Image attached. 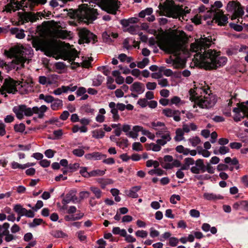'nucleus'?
Masks as SVG:
<instances>
[{"mask_svg": "<svg viewBox=\"0 0 248 248\" xmlns=\"http://www.w3.org/2000/svg\"><path fill=\"white\" fill-rule=\"evenodd\" d=\"M211 37H201L190 45V51L196 53L194 55L195 62L206 69H216L224 66L227 58L220 56V52L208 49L213 44Z\"/></svg>", "mask_w": 248, "mask_h": 248, "instance_id": "f257e3e1", "label": "nucleus"}, {"mask_svg": "<svg viewBox=\"0 0 248 248\" xmlns=\"http://www.w3.org/2000/svg\"><path fill=\"white\" fill-rule=\"evenodd\" d=\"M87 3H84L79 7L76 11L77 16L81 20L89 21L94 20L98 15L99 8L107 11L108 13L115 14L118 8V1L117 0H84Z\"/></svg>", "mask_w": 248, "mask_h": 248, "instance_id": "f03ea898", "label": "nucleus"}, {"mask_svg": "<svg viewBox=\"0 0 248 248\" xmlns=\"http://www.w3.org/2000/svg\"><path fill=\"white\" fill-rule=\"evenodd\" d=\"M210 91L206 86L202 85L195 87L189 90V98L193 102V108L195 109L194 111L201 112L197 109H209L213 107L217 102L216 96L211 93Z\"/></svg>", "mask_w": 248, "mask_h": 248, "instance_id": "7ed1b4c3", "label": "nucleus"}, {"mask_svg": "<svg viewBox=\"0 0 248 248\" xmlns=\"http://www.w3.org/2000/svg\"><path fill=\"white\" fill-rule=\"evenodd\" d=\"M5 55L9 58H14L13 61L7 63L6 70L7 72L13 69L17 70L23 67L26 61H29L33 55V50L30 46L17 45L11 48L9 51L5 50Z\"/></svg>", "mask_w": 248, "mask_h": 248, "instance_id": "20e7f679", "label": "nucleus"}, {"mask_svg": "<svg viewBox=\"0 0 248 248\" xmlns=\"http://www.w3.org/2000/svg\"><path fill=\"white\" fill-rule=\"evenodd\" d=\"M159 47L168 53L172 54L166 60L167 63L171 64L174 68L183 67L185 65L184 59L181 57L183 52L181 44L174 40H159L156 42Z\"/></svg>", "mask_w": 248, "mask_h": 248, "instance_id": "39448f33", "label": "nucleus"}, {"mask_svg": "<svg viewBox=\"0 0 248 248\" xmlns=\"http://www.w3.org/2000/svg\"><path fill=\"white\" fill-rule=\"evenodd\" d=\"M159 8L163 14L168 17L180 18L185 20L186 14L189 13V9L176 6L172 0H166L163 5H159Z\"/></svg>", "mask_w": 248, "mask_h": 248, "instance_id": "423d86ee", "label": "nucleus"}, {"mask_svg": "<svg viewBox=\"0 0 248 248\" xmlns=\"http://www.w3.org/2000/svg\"><path fill=\"white\" fill-rule=\"evenodd\" d=\"M222 7V2L220 1H216L214 5H212L211 9L204 16V19L210 18L213 17V19L217 23L218 25L223 26L228 22V17L224 15L222 10L219 8Z\"/></svg>", "mask_w": 248, "mask_h": 248, "instance_id": "0eeeda50", "label": "nucleus"}, {"mask_svg": "<svg viewBox=\"0 0 248 248\" xmlns=\"http://www.w3.org/2000/svg\"><path fill=\"white\" fill-rule=\"evenodd\" d=\"M17 92L20 94H27L34 91V82L30 77H24L20 81H17Z\"/></svg>", "mask_w": 248, "mask_h": 248, "instance_id": "6e6552de", "label": "nucleus"}, {"mask_svg": "<svg viewBox=\"0 0 248 248\" xmlns=\"http://www.w3.org/2000/svg\"><path fill=\"white\" fill-rule=\"evenodd\" d=\"M17 81L11 78H5L0 91L1 94L4 95L5 97L7 96L6 93L15 94L17 92Z\"/></svg>", "mask_w": 248, "mask_h": 248, "instance_id": "1a4fd4ad", "label": "nucleus"}, {"mask_svg": "<svg viewBox=\"0 0 248 248\" xmlns=\"http://www.w3.org/2000/svg\"><path fill=\"white\" fill-rule=\"evenodd\" d=\"M227 10L228 12L233 13L231 17L232 20L242 16L244 13V10L240 4L238 2L234 1H230L228 3Z\"/></svg>", "mask_w": 248, "mask_h": 248, "instance_id": "9d476101", "label": "nucleus"}, {"mask_svg": "<svg viewBox=\"0 0 248 248\" xmlns=\"http://www.w3.org/2000/svg\"><path fill=\"white\" fill-rule=\"evenodd\" d=\"M78 34L80 37V43H94L96 40V36L85 29H82L79 31Z\"/></svg>", "mask_w": 248, "mask_h": 248, "instance_id": "9b49d317", "label": "nucleus"}, {"mask_svg": "<svg viewBox=\"0 0 248 248\" xmlns=\"http://www.w3.org/2000/svg\"><path fill=\"white\" fill-rule=\"evenodd\" d=\"M108 107L110 109V113L112 114L113 121H118L120 118L118 110H124L125 109V105L120 103L116 104L114 102H111L109 103Z\"/></svg>", "mask_w": 248, "mask_h": 248, "instance_id": "f8f14e48", "label": "nucleus"}, {"mask_svg": "<svg viewBox=\"0 0 248 248\" xmlns=\"http://www.w3.org/2000/svg\"><path fill=\"white\" fill-rule=\"evenodd\" d=\"M234 113V120L235 121H240L245 117H248V107L244 104H241L235 108L233 110Z\"/></svg>", "mask_w": 248, "mask_h": 248, "instance_id": "ddd939ff", "label": "nucleus"}, {"mask_svg": "<svg viewBox=\"0 0 248 248\" xmlns=\"http://www.w3.org/2000/svg\"><path fill=\"white\" fill-rule=\"evenodd\" d=\"M13 111L16 114V117L19 120L22 119L24 116H31V108L27 107L25 105L15 106L13 108Z\"/></svg>", "mask_w": 248, "mask_h": 248, "instance_id": "4468645a", "label": "nucleus"}, {"mask_svg": "<svg viewBox=\"0 0 248 248\" xmlns=\"http://www.w3.org/2000/svg\"><path fill=\"white\" fill-rule=\"evenodd\" d=\"M155 135L157 137L159 138L157 140L156 142L162 146L165 145L171 139L170 132L168 129L163 131H157Z\"/></svg>", "mask_w": 248, "mask_h": 248, "instance_id": "2eb2a0df", "label": "nucleus"}, {"mask_svg": "<svg viewBox=\"0 0 248 248\" xmlns=\"http://www.w3.org/2000/svg\"><path fill=\"white\" fill-rule=\"evenodd\" d=\"M25 0H21V1L19 2L16 0H11L10 2L7 4L5 7V10L8 12H10L11 11H15L21 9L24 7V1Z\"/></svg>", "mask_w": 248, "mask_h": 248, "instance_id": "dca6fc26", "label": "nucleus"}, {"mask_svg": "<svg viewBox=\"0 0 248 248\" xmlns=\"http://www.w3.org/2000/svg\"><path fill=\"white\" fill-rule=\"evenodd\" d=\"M41 15L40 13L36 14L25 13L20 15V19L23 21V23L28 21L33 22L39 19V17H41Z\"/></svg>", "mask_w": 248, "mask_h": 248, "instance_id": "f3484780", "label": "nucleus"}, {"mask_svg": "<svg viewBox=\"0 0 248 248\" xmlns=\"http://www.w3.org/2000/svg\"><path fill=\"white\" fill-rule=\"evenodd\" d=\"M58 79V76L56 75H52L48 77L42 76L38 78V82L40 84L51 85L53 84Z\"/></svg>", "mask_w": 248, "mask_h": 248, "instance_id": "a211bd4d", "label": "nucleus"}, {"mask_svg": "<svg viewBox=\"0 0 248 248\" xmlns=\"http://www.w3.org/2000/svg\"><path fill=\"white\" fill-rule=\"evenodd\" d=\"M163 114L167 117H173L174 120L178 122L180 120V112L179 110H173L170 108H165L162 110Z\"/></svg>", "mask_w": 248, "mask_h": 248, "instance_id": "6ab92c4d", "label": "nucleus"}, {"mask_svg": "<svg viewBox=\"0 0 248 248\" xmlns=\"http://www.w3.org/2000/svg\"><path fill=\"white\" fill-rule=\"evenodd\" d=\"M31 109V116L33 114H36L39 118H43L45 113L47 110L48 108L46 105H42L40 107H34Z\"/></svg>", "mask_w": 248, "mask_h": 248, "instance_id": "aec40b11", "label": "nucleus"}, {"mask_svg": "<svg viewBox=\"0 0 248 248\" xmlns=\"http://www.w3.org/2000/svg\"><path fill=\"white\" fill-rule=\"evenodd\" d=\"M57 49V45L53 42H49L44 46V50L47 55L53 57L56 54Z\"/></svg>", "mask_w": 248, "mask_h": 248, "instance_id": "412c9836", "label": "nucleus"}, {"mask_svg": "<svg viewBox=\"0 0 248 248\" xmlns=\"http://www.w3.org/2000/svg\"><path fill=\"white\" fill-rule=\"evenodd\" d=\"M130 90L138 94H141L144 92L145 88L142 83L139 82H135L131 85Z\"/></svg>", "mask_w": 248, "mask_h": 248, "instance_id": "4be33fe9", "label": "nucleus"}, {"mask_svg": "<svg viewBox=\"0 0 248 248\" xmlns=\"http://www.w3.org/2000/svg\"><path fill=\"white\" fill-rule=\"evenodd\" d=\"M35 164L34 163H30V162H28V163L24 164H20L19 163L16 162V161H12L10 163L11 168L14 170H16V169L24 170L26 168L34 166Z\"/></svg>", "mask_w": 248, "mask_h": 248, "instance_id": "5701e85b", "label": "nucleus"}, {"mask_svg": "<svg viewBox=\"0 0 248 248\" xmlns=\"http://www.w3.org/2000/svg\"><path fill=\"white\" fill-rule=\"evenodd\" d=\"M84 156L85 158L88 160H97L101 159L103 157H106V155L99 152H93L87 154Z\"/></svg>", "mask_w": 248, "mask_h": 248, "instance_id": "b1692460", "label": "nucleus"}, {"mask_svg": "<svg viewBox=\"0 0 248 248\" xmlns=\"http://www.w3.org/2000/svg\"><path fill=\"white\" fill-rule=\"evenodd\" d=\"M10 32L12 34L15 35L16 37L18 39H23L25 37L24 31L23 29H19L17 28H12L10 29Z\"/></svg>", "mask_w": 248, "mask_h": 248, "instance_id": "393cba45", "label": "nucleus"}, {"mask_svg": "<svg viewBox=\"0 0 248 248\" xmlns=\"http://www.w3.org/2000/svg\"><path fill=\"white\" fill-rule=\"evenodd\" d=\"M118 37V34L110 31H105L102 34V37L104 41L109 43L112 41V38L114 39Z\"/></svg>", "mask_w": 248, "mask_h": 248, "instance_id": "a878e982", "label": "nucleus"}, {"mask_svg": "<svg viewBox=\"0 0 248 248\" xmlns=\"http://www.w3.org/2000/svg\"><path fill=\"white\" fill-rule=\"evenodd\" d=\"M140 186H135L132 187L130 190H126L125 194L129 197L136 198L138 197L137 192L140 189Z\"/></svg>", "mask_w": 248, "mask_h": 248, "instance_id": "bb28decb", "label": "nucleus"}, {"mask_svg": "<svg viewBox=\"0 0 248 248\" xmlns=\"http://www.w3.org/2000/svg\"><path fill=\"white\" fill-rule=\"evenodd\" d=\"M151 127L156 130V132L163 131L168 129L164 123L159 121L153 122L151 124Z\"/></svg>", "mask_w": 248, "mask_h": 248, "instance_id": "cd10ccee", "label": "nucleus"}, {"mask_svg": "<svg viewBox=\"0 0 248 248\" xmlns=\"http://www.w3.org/2000/svg\"><path fill=\"white\" fill-rule=\"evenodd\" d=\"M76 200H77V198L76 196V191L72 190L66 195L65 199L63 200V203L64 204H67L70 201L74 202Z\"/></svg>", "mask_w": 248, "mask_h": 248, "instance_id": "c85d7f7f", "label": "nucleus"}, {"mask_svg": "<svg viewBox=\"0 0 248 248\" xmlns=\"http://www.w3.org/2000/svg\"><path fill=\"white\" fill-rule=\"evenodd\" d=\"M203 196L205 199L208 201H216L223 199V197L220 195L210 193H204Z\"/></svg>", "mask_w": 248, "mask_h": 248, "instance_id": "c756f323", "label": "nucleus"}, {"mask_svg": "<svg viewBox=\"0 0 248 248\" xmlns=\"http://www.w3.org/2000/svg\"><path fill=\"white\" fill-rule=\"evenodd\" d=\"M106 113V110L104 108H100L98 113L95 117V121L100 123H103L105 120V114Z\"/></svg>", "mask_w": 248, "mask_h": 248, "instance_id": "7c9ffc66", "label": "nucleus"}, {"mask_svg": "<svg viewBox=\"0 0 248 248\" xmlns=\"http://www.w3.org/2000/svg\"><path fill=\"white\" fill-rule=\"evenodd\" d=\"M62 101L59 99H54V101L51 103V108L52 110H56L62 107Z\"/></svg>", "mask_w": 248, "mask_h": 248, "instance_id": "2f4dec72", "label": "nucleus"}, {"mask_svg": "<svg viewBox=\"0 0 248 248\" xmlns=\"http://www.w3.org/2000/svg\"><path fill=\"white\" fill-rule=\"evenodd\" d=\"M13 210L20 216H23L25 211H26V209L24 208L20 204L14 205Z\"/></svg>", "mask_w": 248, "mask_h": 248, "instance_id": "473e14b6", "label": "nucleus"}, {"mask_svg": "<svg viewBox=\"0 0 248 248\" xmlns=\"http://www.w3.org/2000/svg\"><path fill=\"white\" fill-rule=\"evenodd\" d=\"M78 52L75 49H72L67 53L65 59L68 60L70 62L74 61L76 58L78 56Z\"/></svg>", "mask_w": 248, "mask_h": 248, "instance_id": "72a5a7b5", "label": "nucleus"}, {"mask_svg": "<svg viewBox=\"0 0 248 248\" xmlns=\"http://www.w3.org/2000/svg\"><path fill=\"white\" fill-rule=\"evenodd\" d=\"M184 131L181 128H178L175 131V136L174 138L176 141H181L185 140Z\"/></svg>", "mask_w": 248, "mask_h": 248, "instance_id": "f704fd0d", "label": "nucleus"}, {"mask_svg": "<svg viewBox=\"0 0 248 248\" xmlns=\"http://www.w3.org/2000/svg\"><path fill=\"white\" fill-rule=\"evenodd\" d=\"M197 128V127L196 125L193 123H190L189 124H183L182 129L184 131V133H188L191 130L194 131L196 130Z\"/></svg>", "mask_w": 248, "mask_h": 248, "instance_id": "c9c22d12", "label": "nucleus"}, {"mask_svg": "<svg viewBox=\"0 0 248 248\" xmlns=\"http://www.w3.org/2000/svg\"><path fill=\"white\" fill-rule=\"evenodd\" d=\"M139 128V125H135L133 127L132 130L126 133V135L132 139H136L138 136Z\"/></svg>", "mask_w": 248, "mask_h": 248, "instance_id": "e433bc0d", "label": "nucleus"}, {"mask_svg": "<svg viewBox=\"0 0 248 248\" xmlns=\"http://www.w3.org/2000/svg\"><path fill=\"white\" fill-rule=\"evenodd\" d=\"M90 189L94 194L96 198L99 199L102 197L103 195V193L98 187L94 186H92L90 187Z\"/></svg>", "mask_w": 248, "mask_h": 248, "instance_id": "4c0bfd02", "label": "nucleus"}, {"mask_svg": "<svg viewBox=\"0 0 248 248\" xmlns=\"http://www.w3.org/2000/svg\"><path fill=\"white\" fill-rule=\"evenodd\" d=\"M184 104V102L177 96H174L170 99V106L175 105L178 107L183 105Z\"/></svg>", "mask_w": 248, "mask_h": 248, "instance_id": "58836bf2", "label": "nucleus"}, {"mask_svg": "<svg viewBox=\"0 0 248 248\" xmlns=\"http://www.w3.org/2000/svg\"><path fill=\"white\" fill-rule=\"evenodd\" d=\"M93 137L95 139H102L105 136V132L101 129H95L92 131Z\"/></svg>", "mask_w": 248, "mask_h": 248, "instance_id": "ea45409f", "label": "nucleus"}, {"mask_svg": "<svg viewBox=\"0 0 248 248\" xmlns=\"http://www.w3.org/2000/svg\"><path fill=\"white\" fill-rule=\"evenodd\" d=\"M58 35L59 37L63 39H70L72 37V33L70 31H67L65 30L60 31L58 33Z\"/></svg>", "mask_w": 248, "mask_h": 248, "instance_id": "a19ab883", "label": "nucleus"}, {"mask_svg": "<svg viewBox=\"0 0 248 248\" xmlns=\"http://www.w3.org/2000/svg\"><path fill=\"white\" fill-rule=\"evenodd\" d=\"M50 233L55 238H64L67 236L65 233L60 230L52 231Z\"/></svg>", "mask_w": 248, "mask_h": 248, "instance_id": "79ce46f5", "label": "nucleus"}, {"mask_svg": "<svg viewBox=\"0 0 248 248\" xmlns=\"http://www.w3.org/2000/svg\"><path fill=\"white\" fill-rule=\"evenodd\" d=\"M112 232L114 234H119L120 235L124 237L126 234V232L125 230L123 229H121L118 227H114L112 231Z\"/></svg>", "mask_w": 248, "mask_h": 248, "instance_id": "37998d69", "label": "nucleus"}, {"mask_svg": "<svg viewBox=\"0 0 248 248\" xmlns=\"http://www.w3.org/2000/svg\"><path fill=\"white\" fill-rule=\"evenodd\" d=\"M106 170L96 169L90 171V177L103 176L105 173Z\"/></svg>", "mask_w": 248, "mask_h": 248, "instance_id": "c03bdc74", "label": "nucleus"}, {"mask_svg": "<svg viewBox=\"0 0 248 248\" xmlns=\"http://www.w3.org/2000/svg\"><path fill=\"white\" fill-rule=\"evenodd\" d=\"M230 150L228 147L222 146H220L218 150H215L214 153L216 155L218 154L221 155H225L229 152Z\"/></svg>", "mask_w": 248, "mask_h": 248, "instance_id": "a18cd8bd", "label": "nucleus"}, {"mask_svg": "<svg viewBox=\"0 0 248 248\" xmlns=\"http://www.w3.org/2000/svg\"><path fill=\"white\" fill-rule=\"evenodd\" d=\"M39 98L41 100H44L46 103H52L54 101V97L49 95H45L43 93L39 95Z\"/></svg>", "mask_w": 248, "mask_h": 248, "instance_id": "49530a36", "label": "nucleus"}, {"mask_svg": "<svg viewBox=\"0 0 248 248\" xmlns=\"http://www.w3.org/2000/svg\"><path fill=\"white\" fill-rule=\"evenodd\" d=\"M148 173L151 175H157L158 176H161L164 174V171L157 168L149 170Z\"/></svg>", "mask_w": 248, "mask_h": 248, "instance_id": "de8ad7c7", "label": "nucleus"}, {"mask_svg": "<svg viewBox=\"0 0 248 248\" xmlns=\"http://www.w3.org/2000/svg\"><path fill=\"white\" fill-rule=\"evenodd\" d=\"M83 216V214H81L75 217L73 215H67L64 217V219L66 221H75L81 219Z\"/></svg>", "mask_w": 248, "mask_h": 248, "instance_id": "09e8293b", "label": "nucleus"}, {"mask_svg": "<svg viewBox=\"0 0 248 248\" xmlns=\"http://www.w3.org/2000/svg\"><path fill=\"white\" fill-rule=\"evenodd\" d=\"M161 145L155 143H151L148 145V149L152 150L155 152H158L159 151L161 150Z\"/></svg>", "mask_w": 248, "mask_h": 248, "instance_id": "8fccbe9b", "label": "nucleus"}, {"mask_svg": "<svg viewBox=\"0 0 248 248\" xmlns=\"http://www.w3.org/2000/svg\"><path fill=\"white\" fill-rule=\"evenodd\" d=\"M188 142L193 147H196L201 142V140L198 137H193L188 140Z\"/></svg>", "mask_w": 248, "mask_h": 248, "instance_id": "3c124183", "label": "nucleus"}, {"mask_svg": "<svg viewBox=\"0 0 248 248\" xmlns=\"http://www.w3.org/2000/svg\"><path fill=\"white\" fill-rule=\"evenodd\" d=\"M153 10L152 8H147L139 13V16L140 17L143 18L146 15L150 16L153 13Z\"/></svg>", "mask_w": 248, "mask_h": 248, "instance_id": "603ef678", "label": "nucleus"}, {"mask_svg": "<svg viewBox=\"0 0 248 248\" xmlns=\"http://www.w3.org/2000/svg\"><path fill=\"white\" fill-rule=\"evenodd\" d=\"M9 224L8 223H5L3 226H0V236L5 235L8 232V228Z\"/></svg>", "mask_w": 248, "mask_h": 248, "instance_id": "864d4df0", "label": "nucleus"}, {"mask_svg": "<svg viewBox=\"0 0 248 248\" xmlns=\"http://www.w3.org/2000/svg\"><path fill=\"white\" fill-rule=\"evenodd\" d=\"M103 81V78L101 76H97L93 80V85L94 86H100Z\"/></svg>", "mask_w": 248, "mask_h": 248, "instance_id": "5fc2aeb1", "label": "nucleus"}, {"mask_svg": "<svg viewBox=\"0 0 248 248\" xmlns=\"http://www.w3.org/2000/svg\"><path fill=\"white\" fill-rule=\"evenodd\" d=\"M149 60L148 58H145L141 61L137 62V66L140 68H143L148 64Z\"/></svg>", "mask_w": 248, "mask_h": 248, "instance_id": "6e6d98bb", "label": "nucleus"}, {"mask_svg": "<svg viewBox=\"0 0 248 248\" xmlns=\"http://www.w3.org/2000/svg\"><path fill=\"white\" fill-rule=\"evenodd\" d=\"M43 222L42 219L41 218H34L33 221L29 224V226L31 228H34L41 224Z\"/></svg>", "mask_w": 248, "mask_h": 248, "instance_id": "4d7b16f0", "label": "nucleus"}, {"mask_svg": "<svg viewBox=\"0 0 248 248\" xmlns=\"http://www.w3.org/2000/svg\"><path fill=\"white\" fill-rule=\"evenodd\" d=\"M159 166V163L156 160H149L146 162V166L151 167L153 166L155 168H157Z\"/></svg>", "mask_w": 248, "mask_h": 248, "instance_id": "13d9d810", "label": "nucleus"}, {"mask_svg": "<svg viewBox=\"0 0 248 248\" xmlns=\"http://www.w3.org/2000/svg\"><path fill=\"white\" fill-rule=\"evenodd\" d=\"M195 166L202 170V172L205 171L203 160L201 159L197 160L195 162Z\"/></svg>", "mask_w": 248, "mask_h": 248, "instance_id": "bf43d9fd", "label": "nucleus"}, {"mask_svg": "<svg viewBox=\"0 0 248 248\" xmlns=\"http://www.w3.org/2000/svg\"><path fill=\"white\" fill-rule=\"evenodd\" d=\"M79 172L81 175L85 178H89L90 175V172L87 171V167H81L80 168Z\"/></svg>", "mask_w": 248, "mask_h": 248, "instance_id": "052dcab7", "label": "nucleus"}, {"mask_svg": "<svg viewBox=\"0 0 248 248\" xmlns=\"http://www.w3.org/2000/svg\"><path fill=\"white\" fill-rule=\"evenodd\" d=\"M73 154L78 157H81L84 154V151L83 149H76L73 150L72 152Z\"/></svg>", "mask_w": 248, "mask_h": 248, "instance_id": "680f3d73", "label": "nucleus"}, {"mask_svg": "<svg viewBox=\"0 0 248 248\" xmlns=\"http://www.w3.org/2000/svg\"><path fill=\"white\" fill-rule=\"evenodd\" d=\"M135 234L137 237L141 238H145L148 235V232L144 230H138L136 232Z\"/></svg>", "mask_w": 248, "mask_h": 248, "instance_id": "e2e57ef3", "label": "nucleus"}, {"mask_svg": "<svg viewBox=\"0 0 248 248\" xmlns=\"http://www.w3.org/2000/svg\"><path fill=\"white\" fill-rule=\"evenodd\" d=\"M79 168V164L78 163L70 164L67 169L71 172L76 171Z\"/></svg>", "mask_w": 248, "mask_h": 248, "instance_id": "0e129e2a", "label": "nucleus"}, {"mask_svg": "<svg viewBox=\"0 0 248 248\" xmlns=\"http://www.w3.org/2000/svg\"><path fill=\"white\" fill-rule=\"evenodd\" d=\"M158 84L161 87H164L169 86L168 81L166 78H160L158 79Z\"/></svg>", "mask_w": 248, "mask_h": 248, "instance_id": "69168bd1", "label": "nucleus"}, {"mask_svg": "<svg viewBox=\"0 0 248 248\" xmlns=\"http://www.w3.org/2000/svg\"><path fill=\"white\" fill-rule=\"evenodd\" d=\"M179 241V239L176 237H170L169 239V245L171 247H175L178 245Z\"/></svg>", "mask_w": 248, "mask_h": 248, "instance_id": "338daca9", "label": "nucleus"}, {"mask_svg": "<svg viewBox=\"0 0 248 248\" xmlns=\"http://www.w3.org/2000/svg\"><path fill=\"white\" fill-rule=\"evenodd\" d=\"M132 149L137 151H140L142 150L143 147L140 143L137 142L132 144Z\"/></svg>", "mask_w": 248, "mask_h": 248, "instance_id": "774afa93", "label": "nucleus"}]
</instances>
